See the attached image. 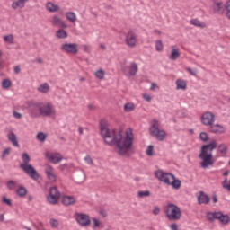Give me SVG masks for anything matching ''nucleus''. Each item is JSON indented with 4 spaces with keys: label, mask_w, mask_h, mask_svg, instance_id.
Listing matches in <instances>:
<instances>
[{
    "label": "nucleus",
    "mask_w": 230,
    "mask_h": 230,
    "mask_svg": "<svg viewBox=\"0 0 230 230\" xmlns=\"http://www.w3.org/2000/svg\"><path fill=\"white\" fill-rule=\"evenodd\" d=\"M38 91H39V93H41L42 94H46V93H48L49 91V84H48V83H44V84H40L38 87Z\"/></svg>",
    "instance_id": "obj_33"
},
{
    "label": "nucleus",
    "mask_w": 230,
    "mask_h": 230,
    "mask_svg": "<svg viewBox=\"0 0 230 230\" xmlns=\"http://www.w3.org/2000/svg\"><path fill=\"white\" fill-rule=\"evenodd\" d=\"M62 202L64 206H72V204H75V202H76V199L73 196H64Z\"/></svg>",
    "instance_id": "obj_26"
},
{
    "label": "nucleus",
    "mask_w": 230,
    "mask_h": 230,
    "mask_svg": "<svg viewBox=\"0 0 230 230\" xmlns=\"http://www.w3.org/2000/svg\"><path fill=\"white\" fill-rule=\"evenodd\" d=\"M10 152H12V148L6 147L2 153V159H4L6 155H10Z\"/></svg>",
    "instance_id": "obj_52"
},
{
    "label": "nucleus",
    "mask_w": 230,
    "mask_h": 230,
    "mask_svg": "<svg viewBox=\"0 0 230 230\" xmlns=\"http://www.w3.org/2000/svg\"><path fill=\"white\" fill-rule=\"evenodd\" d=\"M146 153V155H148L149 157H152V155H154V146L152 145L148 146Z\"/></svg>",
    "instance_id": "obj_47"
},
{
    "label": "nucleus",
    "mask_w": 230,
    "mask_h": 230,
    "mask_svg": "<svg viewBox=\"0 0 230 230\" xmlns=\"http://www.w3.org/2000/svg\"><path fill=\"white\" fill-rule=\"evenodd\" d=\"M6 186L8 190H15V186H17V181H13L11 180L7 181Z\"/></svg>",
    "instance_id": "obj_45"
},
{
    "label": "nucleus",
    "mask_w": 230,
    "mask_h": 230,
    "mask_svg": "<svg viewBox=\"0 0 230 230\" xmlns=\"http://www.w3.org/2000/svg\"><path fill=\"white\" fill-rule=\"evenodd\" d=\"M186 71H188V73H190V75H191L192 76H197V69H193V68H190L187 67L185 68Z\"/></svg>",
    "instance_id": "obj_53"
},
{
    "label": "nucleus",
    "mask_w": 230,
    "mask_h": 230,
    "mask_svg": "<svg viewBox=\"0 0 230 230\" xmlns=\"http://www.w3.org/2000/svg\"><path fill=\"white\" fill-rule=\"evenodd\" d=\"M10 87H12V81H10V79H4L2 81V88L10 89Z\"/></svg>",
    "instance_id": "obj_38"
},
{
    "label": "nucleus",
    "mask_w": 230,
    "mask_h": 230,
    "mask_svg": "<svg viewBox=\"0 0 230 230\" xmlns=\"http://www.w3.org/2000/svg\"><path fill=\"white\" fill-rule=\"evenodd\" d=\"M76 222L81 227H87L91 225V217L87 214H77Z\"/></svg>",
    "instance_id": "obj_13"
},
{
    "label": "nucleus",
    "mask_w": 230,
    "mask_h": 230,
    "mask_svg": "<svg viewBox=\"0 0 230 230\" xmlns=\"http://www.w3.org/2000/svg\"><path fill=\"white\" fill-rule=\"evenodd\" d=\"M94 76L97 77L98 80H103V78H105V71H103L102 69H99L95 71Z\"/></svg>",
    "instance_id": "obj_36"
},
{
    "label": "nucleus",
    "mask_w": 230,
    "mask_h": 230,
    "mask_svg": "<svg viewBox=\"0 0 230 230\" xmlns=\"http://www.w3.org/2000/svg\"><path fill=\"white\" fill-rule=\"evenodd\" d=\"M212 200L214 204H217V202H218V199L215 195L213 196Z\"/></svg>",
    "instance_id": "obj_63"
},
{
    "label": "nucleus",
    "mask_w": 230,
    "mask_h": 230,
    "mask_svg": "<svg viewBox=\"0 0 230 230\" xmlns=\"http://www.w3.org/2000/svg\"><path fill=\"white\" fill-rule=\"evenodd\" d=\"M166 217L169 220H181V217H182V212H181V208L177 207V205L169 204L166 208Z\"/></svg>",
    "instance_id": "obj_4"
},
{
    "label": "nucleus",
    "mask_w": 230,
    "mask_h": 230,
    "mask_svg": "<svg viewBox=\"0 0 230 230\" xmlns=\"http://www.w3.org/2000/svg\"><path fill=\"white\" fill-rule=\"evenodd\" d=\"M101 136L110 146H116V152L119 155H128L134 143V133L131 128L125 132L120 129H110L105 125H101Z\"/></svg>",
    "instance_id": "obj_1"
},
{
    "label": "nucleus",
    "mask_w": 230,
    "mask_h": 230,
    "mask_svg": "<svg viewBox=\"0 0 230 230\" xmlns=\"http://www.w3.org/2000/svg\"><path fill=\"white\" fill-rule=\"evenodd\" d=\"M60 190H58V188L57 187H51L49 189V193L47 196V202H49V204H58V200H60Z\"/></svg>",
    "instance_id": "obj_8"
},
{
    "label": "nucleus",
    "mask_w": 230,
    "mask_h": 230,
    "mask_svg": "<svg viewBox=\"0 0 230 230\" xmlns=\"http://www.w3.org/2000/svg\"><path fill=\"white\" fill-rule=\"evenodd\" d=\"M159 89V84L157 83H152L150 86V91H157Z\"/></svg>",
    "instance_id": "obj_56"
},
{
    "label": "nucleus",
    "mask_w": 230,
    "mask_h": 230,
    "mask_svg": "<svg viewBox=\"0 0 230 230\" xmlns=\"http://www.w3.org/2000/svg\"><path fill=\"white\" fill-rule=\"evenodd\" d=\"M92 222L93 223V229H98L102 226V221L96 217H93Z\"/></svg>",
    "instance_id": "obj_41"
},
{
    "label": "nucleus",
    "mask_w": 230,
    "mask_h": 230,
    "mask_svg": "<svg viewBox=\"0 0 230 230\" xmlns=\"http://www.w3.org/2000/svg\"><path fill=\"white\" fill-rule=\"evenodd\" d=\"M125 44L128 48H136L137 46V35L133 31H128L125 37Z\"/></svg>",
    "instance_id": "obj_9"
},
{
    "label": "nucleus",
    "mask_w": 230,
    "mask_h": 230,
    "mask_svg": "<svg viewBox=\"0 0 230 230\" xmlns=\"http://www.w3.org/2000/svg\"><path fill=\"white\" fill-rule=\"evenodd\" d=\"M190 24H192V26H196L197 28H206V22H200V20L197 19L191 20Z\"/></svg>",
    "instance_id": "obj_32"
},
{
    "label": "nucleus",
    "mask_w": 230,
    "mask_h": 230,
    "mask_svg": "<svg viewBox=\"0 0 230 230\" xmlns=\"http://www.w3.org/2000/svg\"><path fill=\"white\" fill-rule=\"evenodd\" d=\"M56 37L58 39H67V31H66L64 29H59L56 32Z\"/></svg>",
    "instance_id": "obj_34"
},
{
    "label": "nucleus",
    "mask_w": 230,
    "mask_h": 230,
    "mask_svg": "<svg viewBox=\"0 0 230 230\" xmlns=\"http://www.w3.org/2000/svg\"><path fill=\"white\" fill-rule=\"evenodd\" d=\"M153 215H159V213H161V208H159V207L155 206L153 208V211H152Z\"/></svg>",
    "instance_id": "obj_57"
},
{
    "label": "nucleus",
    "mask_w": 230,
    "mask_h": 230,
    "mask_svg": "<svg viewBox=\"0 0 230 230\" xmlns=\"http://www.w3.org/2000/svg\"><path fill=\"white\" fill-rule=\"evenodd\" d=\"M45 157L48 161L53 163V164H58L64 159V156L60 153L49 151L45 152Z\"/></svg>",
    "instance_id": "obj_10"
},
{
    "label": "nucleus",
    "mask_w": 230,
    "mask_h": 230,
    "mask_svg": "<svg viewBox=\"0 0 230 230\" xmlns=\"http://www.w3.org/2000/svg\"><path fill=\"white\" fill-rule=\"evenodd\" d=\"M20 168L22 169L31 179H33V181H37L40 177L37 170H35V167L30 164H21Z\"/></svg>",
    "instance_id": "obj_7"
},
{
    "label": "nucleus",
    "mask_w": 230,
    "mask_h": 230,
    "mask_svg": "<svg viewBox=\"0 0 230 230\" xmlns=\"http://www.w3.org/2000/svg\"><path fill=\"white\" fill-rule=\"evenodd\" d=\"M198 203L199 204H209V196L204 193V191H200L198 196Z\"/></svg>",
    "instance_id": "obj_23"
},
{
    "label": "nucleus",
    "mask_w": 230,
    "mask_h": 230,
    "mask_svg": "<svg viewBox=\"0 0 230 230\" xmlns=\"http://www.w3.org/2000/svg\"><path fill=\"white\" fill-rule=\"evenodd\" d=\"M66 17L67 19V21H69L72 23L76 22V13H75V12H67L66 13Z\"/></svg>",
    "instance_id": "obj_31"
},
{
    "label": "nucleus",
    "mask_w": 230,
    "mask_h": 230,
    "mask_svg": "<svg viewBox=\"0 0 230 230\" xmlns=\"http://www.w3.org/2000/svg\"><path fill=\"white\" fill-rule=\"evenodd\" d=\"M13 118H15L16 119H21L22 118V115L17 111H14Z\"/></svg>",
    "instance_id": "obj_58"
},
{
    "label": "nucleus",
    "mask_w": 230,
    "mask_h": 230,
    "mask_svg": "<svg viewBox=\"0 0 230 230\" xmlns=\"http://www.w3.org/2000/svg\"><path fill=\"white\" fill-rule=\"evenodd\" d=\"M49 226L53 228V229H58V226H60V222L55 218H51L49 221Z\"/></svg>",
    "instance_id": "obj_37"
},
{
    "label": "nucleus",
    "mask_w": 230,
    "mask_h": 230,
    "mask_svg": "<svg viewBox=\"0 0 230 230\" xmlns=\"http://www.w3.org/2000/svg\"><path fill=\"white\" fill-rule=\"evenodd\" d=\"M220 154H227V146L226 144H220L218 146Z\"/></svg>",
    "instance_id": "obj_44"
},
{
    "label": "nucleus",
    "mask_w": 230,
    "mask_h": 230,
    "mask_svg": "<svg viewBox=\"0 0 230 230\" xmlns=\"http://www.w3.org/2000/svg\"><path fill=\"white\" fill-rule=\"evenodd\" d=\"M179 57H181V51L179 49V47L172 46V50L169 56V59L175 61L177 60V58H179Z\"/></svg>",
    "instance_id": "obj_20"
},
{
    "label": "nucleus",
    "mask_w": 230,
    "mask_h": 230,
    "mask_svg": "<svg viewBox=\"0 0 230 230\" xmlns=\"http://www.w3.org/2000/svg\"><path fill=\"white\" fill-rule=\"evenodd\" d=\"M168 186H172L173 190H179L181 188V180L175 179V175L173 176V180H172Z\"/></svg>",
    "instance_id": "obj_30"
},
{
    "label": "nucleus",
    "mask_w": 230,
    "mask_h": 230,
    "mask_svg": "<svg viewBox=\"0 0 230 230\" xmlns=\"http://www.w3.org/2000/svg\"><path fill=\"white\" fill-rule=\"evenodd\" d=\"M58 168L59 170H64L65 168H67V164H61Z\"/></svg>",
    "instance_id": "obj_62"
},
{
    "label": "nucleus",
    "mask_w": 230,
    "mask_h": 230,
    "mask_svg": "<svg viewBox=\"0 0 230 230\" xmlns=\"http://www.w3.org/2000/svg\"><path fill=\"white\" fill-rule=\"evenodd\" d=\"M220 215V211H208L207 212V220L208 222H215V220H218V217Z\"/></svg>",
    "instance_id": "obj_21"
},
{
    "label": "nucleus",
    "mask_w": 230,
    "mask_h": 230,
    "mask_svg": "<svg viewBox=\"0 0 230 230\" xmlns=\"http://www.w3.org/2000/svg\"><path fill=\"white\" fill-rule=\"evenodd\" d=\"M201 123L205 127H210L215 123V114L211 111H207L201 116Z\"/></svg>",
    "instance_id": "obj_12"
},
{
    "label": "nucleus",
    "mask_w": 230,
    "mask_h": 230,
    "mask_svg": "<svg viewBox=\"0 0 230 230\" xmlns=\"http://www.w3.org/2000/svg\"><path fill=\"white\" fill-rule=\"evenodd\" d=\"M169 227L171 230H179V226H177V224H175V223L171 224Z\"/></svg>",
    "instance_id": "obj_59"
},
{
    "label": "nucleus",
    "mask_w": 230,
    "mask_h": 230,
    "mask_svg": "<svg viewBox=\"0 0 230 230\" xmlns=\"http://www.w3.org/2000/svg\"><path fill=\"white\" fill-rule=\"evenodd\" d=\"M217 146V142L215 139L211 140L209 144L201 146L199 157L201 159L200 166L204 170H208V168H211V166L215 164L213 161V150H215Z\"/></svg>",
    "instance_id": "obj_3"
},
{
    "label": "nucleus",
    "mask_w": 230,
    "mask_h": 230,
    "mask_svg": "<svg viewBox=\"0 0 230 230\" xmlns=\"http://www.w3.org/2000/svg\"><path fill=\"white\" fill-rule=\"evenodd\" d=\"M187 84L182 79H177L176 80V89L178 91H186Z\"/></svg>",
    "instance_id": "obj_29"
},
{
    "label": "nucleus",
    "mask_w": 230,
    "mask_h": 230,
    "mask_svg": "<svg viewBox=\"0 0 230 230\" xmlns=\"http://www.w3.org/2000/svg\"><path fill=\"white\" fill-rule=\"evenodd\" d=\"M151 136H154L158 141H164L166 139V131L159 129V122L155 121L149 128Z\"/></svg>",
    "instance_id": "obj_5"
},
{
    "label": "nucleus",
    "mask_w": 230,
    "mask_h": 230,
    "mask_svg": "<svg viewBox=\"0 0 230 230\" xmlns=\"http://www.w3.org/2000/svg\"><path fill=\"white\" fill-rule=\"evenodd\" d=\"M45 174L47 175L49 181H50L51 182H57L58 176L55 172V168H53V166L47 164L45 166Z\"/></svg>",
    "instance_id": "obj_14"
},
{
    "label": "nucleus",
    "mask_w": 230,
    "mask_h": 230,
    "mask_svg": "<svg viewBox=\"0 0 230 230\" xmlns=\"http://www.w3.org/2000/svg\"><path fill=\"white\" fill-rule=\"evenodd\" d=\"M22 159L23 161L22 164H30L31 158H30V155H28V153H23L22 155Z\"/></svg>",
    "instance_id": "obj_42"
},
{
    "label": "nucleus",
    "mask_w": 230,
    "mask_h": 230,
    "mask_svg": "<svg viewBox=\"0 0 230 230\" xmlns=\"http://www.w3.org/2000/svg\"><path fill=\"white\" fill-rule=\"evenodd\" d=\"M164 46L163 45V41L161 40H158L155 41V50L161 53L163 51Z\"/></svg>",
    "instance_id": "obj_39"
},
{
    "label": "nucleus",
    "mask_w": 230,
    "mask_h": 230,
    "mask_svg": "<svg viewBox=\"0 0 230 230\" xmlns=\"http://www.w3.org/2000/svg\"><path fill=\"white\" fill-rule=\"evenodd\" d=\"M14 73H16V75H19V73H21V67L19 66H14Z\"/></svg>",
    "instance_id": "obj_61"
},
{
    "label": "nucleus",
    "mask_w": 230,
    "mask_h": 230,
    "mask_svg": "<svg viewBox=\"0 0 230 230\" xmlns=\"http://www.w3.org/2000/svg\"><path fill=\"white\" fill-rule=\"evenodd\" d=\"M16 195H18V197H21L22 199L26 197V195H28V190L26 189V187L20 185L16 190Z\"/></svg>",
    "instance_id": "obj_28"
},
{
    "label": "nucleus",
    "mask_w": 230,
    "mask_h": 230,
    "mask_svg": "<svg viewBox=\"0 0 230 230\" xmlns=\"http://www.w3.org/2000/svg\"><path fill=\"white\" fill-rule=\"evenodd\" d=\"M55 107L51 102H32L29 106L31 118H50L55 116Z\"/></svg>",
    "instance_id": "obj_2"
},
{
    "label": "nucleus",
    "mask_w": 230,
    "mask_h": 230,
    "mask_svg": "<svg viewBox=\"0 0 230 230\" xmlns=\"http://www.w3.org/2000/svg\"><path fill=\"white\" fill-rule=\"evenodd\" d=\"M52 26H57L58 28H67V24L66 22L61 20L58 15H53L51 18Z\"/></svg>",
    "instance_id": "obj_17"
},
{
    "label": "nucleus",
    "mask_w": 230,
    "mask_h": 230,
    "mask_svg": "<svg viewBox=\"0 0 230 230\" xmlns=\"http://www.w3.org/2000/svg\"><path fill=\"white\" fill-rule=\"evenodd\" d=\"M199 139L200 141H203V143H208V141H209V135L206 132H201L199 134Z\"/></svg>",
    "instance_id": "obj_40"
},
{
    "label": "nucleus",
    "mask_w": 230,
    "mask_h": 230,
    "mask_svg": "<svg viewBox=\"0 0 230 230\" xmlns=\"http://www.w3.org/2000/svg\"><path fill=\"white\" fill-rule=\"evenodd\" d=\"M213 10L215 13L222 14L226 12V4H224V2H222L221 0H215Z\"/></svg>",
    "instance_id": "obj_16"
},
{
    "label": "nucleus",
    "mask_w": 230,
    "mask_h": 230,
    "mask_svg": "<svg viewBox=\"0 0 230 230\" xmlns=\"http://www.w3.org/2000/svg\"><path fill=\"white\" fill-rule=\"evenodd\" d=\"M45 8L50 13H55V12H58L60 10V6H58V4H53L52 2H48L45 5Z\"/></svg>",
    "instance_id": "obj_22"
},
{
    "label": "nucleus",
    "mask_w": 230,
    "mask_h": 230,
    "mask_svg": "<svg viewBox=\"0 0 230 230\" xmlns=\"http://www.w3.org/2000/svg\"><path fill=\"white\" fill-rule=\"evenodd\" d=\"M4 42H8L9 44H12L13 42V35L9 34L7 36H4Z\"/></svg>",
    "instance_id": "obj_50"
},
{
    "label": "nucleus",
    "mask_w": 230,
    "mask_h": 230,
    "mask_svg": "<svg viewBox=\"0 0 230 230\" xmlns=\"http://www.w3.org/2000/svg\"><path fill=\"white\" fill-rule=\"evenodd\" d=\"M84 162L86 164H88L89 166H94V161L93 160V158L91 157V155H87L84 157Z\"/></svg>",
    "instance_id": "obj_43"
},
{
    "label": "nucleus",
    "mask_w": 230,
    "mask_h": 230,
    "mask_svg": "<svg viewBox=\"0 0 230 230\" xmlns=\"http://www.w3.org/2000/svg\"><path fill=\"white\" fill-rule=\"evenodd\" d=\"M222 186L225 190H227V191H230V184H229V180H227V178H226L223 181H222Z\"/></svg>",
    "instance_id": "obj_48"
},
{
    "label": "nucleus",
    "mask_w": 230,
    "mask_h": 230,
    "mask_svg": "<svg viewBox=\"0 0 230 230\" xmlns=\"http://www.w3.org/2000/svg\"><path fill=\"white\" fill-rule=\"evenodd\" d=\"M217 220H219L222 226H227V224H229L230 222V217H229V215H224L222 212H219Z\"/></svg>",
    "instance_id": "obj_25"
},
{
    "label": "nucleus",
    "mask_w": 230,
    "mask_h": 230,
    "mask_svg": "<svg viewBox=\"0 0 230 230\" xmlns=\"http://www.w3.org/2000/svg\"><path fill=\"white\" fill-rule=\"evenodd\" d=\"M2 202L7 204V206H12V200H10V199H7L5 196L2 198Z\"/></svg>",
    "instance_id": "obj_55"
},
{
    "label": "nucleus",
    "mask_w": 230,
    "mask_h": 230,
    "mask_svg": "<svg viewBox=\"0 0 230 230\" xmlns=\"http://www.w3.org/2000/svg\"><path fill=\"white\" fill-rule=\"evenodd\" d=\"M138 197L140 199H144V197H150V191L145 190V191H138Z\"/></svg>",
    "instance_id": "obj_49"
},
{
    "label": "nucleus",
    "mask_w": 230,
    "mask_h": 230,
    "mask_svg": "<svg viewBox=\"0 0 230 230\" xmlns=\"http://www.w3.org/2000/svg\"><path fill=\"white\" fill-rule=\"evenodd\" d=\"M78 181L79 182H85V172L84 170L80 172Z\"/></svg>",
    "instance_id": "obj_51"
},
{
    "label": "nucleus",
    "mask_w": 230,
    "mask_h": 230,
    "mask_svg": "<svg viewBox=\"0 0 230 230\" xmlns=\"http://www.w3.org/2000/svg\"><path fill=\"white\" fill-rule=\"evenodd\" d=\"M46 137H48V134H46L44 132H39L36 135V139L38 141H40V143H44V141H46Z\"/></svg>",
    "instance_id": "obj_35"
},
{
    "label": "nucleus",
    "mask_w": 230,
    "mask_h": 230,
    "mask_svg": "<svg viewBox=\"0 0 230 230\" xmlns=\"http://www.w3.org/2000/svg\"><path fill=\"white\" fill-rule=\"evenodd\" d=\"M27 199H28L29 202H31V200H33V196L29 195V196L27 197Z\"/></svg>",
    "instance_id": "obj_64"
},
{
    "label": "nucleus",
    "mask_w": 230,
    "mask_h": 230,
    "mask_svg": "<svg viewBox=\"0 0 230 230\" xmlns=\"http://www.w3.org/2000/svg\"><path fill=\"white\" fill-rule=\"evenodd\" d=\"M155 175L160 182H163L164 184H167V186L170 184L171 181H173V173L166 172L163 170H157L155 172Z\"/></svg>",
    "instance_id": "obj_6"
},
{
    "label": "nucleus",
    "mask_w": 230,
    "mask_h": 230,
    "mask_svg": "<svg viewBox=\"0 0 230 230\" xmlns=\"http://www.w3.org/2000/svg\"><path fill=\"white\" fill-rule=\"evenodd\" d=\"M99 215H101V217H102V218H105V217H107V211L102 209V210H100Z\"/></svg>",
    "instance_id": "obj_60"
},
{
    "label": "nucleus",
    "mask_w": 230,
    "mask_h": 230,
    "mask_svg": "<svg viewBox=\"0 0 230 230\" xmlns=\"http://www.w3.org/2000/svg\"><path fill=\"white\" fill-rule=\"evenodd\" d=\"M123 73L126 76H136V73H137V65L136 63H131L129 66L123 68Z\"/></svg>",
    "instance_id": "obj_15"
},
{
    "label": "nucleus",
    "mask_w": 230,
    "mask_h": 230,
    "mask_svg": "<svg viewBox=\"0 0 230 230\" xmlns=\"http://www.w3.org/2000/svg\"><path fill=\"white\" fill-rule=\"evenodd\" d=\"M123 111L126 113L134 112L136 111V104L134 102H126L123 106Z\"/></svg>",
    "instance_id": "obj_27"
},
{
    "label": "nucleus",
    "mask_w": 230,
    "mask_h": 230,
    "mask_svg": "<svg viewBox=\"0 0 230 230\" xmlns=\"http://www.w3.org/2000/svg\"><path fill=\"white\" fill-rule=\"evenodd\" d=\"M142 98H144V100H145L146 102H152V95H150V94H148V93H144V94L142 95Z\"/></svg>",
    "instance_id": "obj_54"
},
{
    "label": "nucleus",
    "mask_w": 230,
    "mask_h": 230,
    "mask_svg": "<svg viewBox=\"0 0 230 230\" xmlns=\"http://www.w3.org/2000/svg\"><path fill=\"white\" fill-rule=\"evenodd\" d=\"M226 16L230 20V0L226 3Z\"/></svg>",
    "instance_id": "obj_46"
},
{
    "label": "nucleus",
    "mask_w": 230,
    "mask_h": 230,
    "mask_svg": "<svg viewBox=\"0 0 230 230\" xmlns=\"http://www.w3.org/2000/svg\"><path fill=\"white\" fill-rule=\"evenodd\" d=\"M209 132L212 134H224L226 132V128L220 124H212L209 128Z\"/></svg>",
    "instance_id": "obj_18"
},
{
    "label": "nucleus",
    "mask_w": 230,
    "mask_h": 230,
    "mask_svg": "<svg viewBox=\"0 0 230 230\" xmlns=\"http://www.w3.org/2000/svg\"><path fill=\"white\" fill-rule=\"evenodd\" d=\"M30 0H16L12 3L13 10H22L26 6V3Z\"/></svg>",
    "instance_id": "obj_19"
},
{
    "label": "nucleus",
    "mask_w": 230,
    "mask_h": 230,
    "mask_svg": "<svg viewBox=\"0 0 230 230\" xmlns=\"http://www.w3.org/2000/svg\"><path fill=\"white\" fill-rule=\"evenodd\" d=\"M61 51H63V53H69L70 55H76V53H78V44L64 43L61 45Z\"/></svg>",
    "instance_id": "obj_11"
},
{
    "label": "nucleus",
    "mask_w": 230,
    "mask_h": 230,
    "mask_svg": "<svg viewBox=\"0 0 230 230\" xmlns=\"http://www.w3.org/2000/svg\"><path fill=\"white\" fill-rule=\"evenodd\" d=\"M7 139L16 147H19V141H17V135L15 133L9 131L7 134Z\"/></svg>",
    "instance_id": "obj_24"
}]
</instances>
